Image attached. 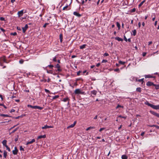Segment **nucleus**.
<instances>
[{
	"label": "nucleus",
	"mask_w": 159,
	"mask_h": 159,
	"mask_svg": "<svg viewBox=\"0 0 159 159\" xmlns=\"http://www.w3.org/2000/svg\"><path fill=\"white\" fill-rule=\"evenodd\" d=\"M121 158L122 159H127L128 157L126 155H123L122 156Z\"/></svg>",
	"instance_id": "obj_24"
},
{
	"label": "nucleus",
	"mask_w": 159,
	"mask_h": 159,
	"mask_svg": "<svg viewBox=\"0 0 159 159\" xmlns=\"http://www.w3.org/2000/svg\"><path fill=\"white\" fill-rule=\"evenodd\" d=\"M49 24V23H45L44 25H43V27H44V28H45L47 26V25H48Z\"/></svg>",
	"instance_id": "obj_42"
},
{
	"label": "nucleus",
	"mask_w": 159,
	"mask_h": 159,
	"mask_svg": "<svg viewBox=\"0 0 159 159\" xmlns=\"http://www.w3.org/2000/svg\"><path fill=\"white\" fill-rule=\"evenodd\" d=\"M73 14L74 15H75L76 16H77L78 17H80L81 16V15H80V14L78 13L76 11L74 12Z\"/></svg>",
	"instance_id": "obj_14"
},
{
	"label": "nucleus",
	"mask_w": 159,
	"mask_h": 159,
	"mask_svg": "<svg viewBox=\"0 0 159 159\" xmlns=\"http://www.w3.org/2000/svg\"><path fill=\"white\" fill-rule=\"evenodd\" d=\"M0 29L1 30V31H2L3 32H4L5 31V30L2 28L1 27L0 28Z\"/></svg>",
	"instance_id": "obj_55"
},
{
	"label": "nucleus",
	"mask_w": 159,
	"mask_h": 159,
	"mask_svg": "<svg viewBox=\"0 0 159 159\" xmlns=\"http://www.w3.org/2000/svg\"><path fill=\"white\" fill-rule=\"evenodd\" d=\"M59 97V95H55L54 96H53L52 97V99H55L57 98H58Z\"/></svg>",
	"instance_id": "obj_37"
},
{
	"label": "nucleus",
	"mask_w": 159,
	"mask_h": 159,
	"mask_svg": "<svg viewBox=\"0 0 159 159\" xmlns=\"http://www.w3.org/2000/svg\"><path fill=\"white\" fill-rule=\"evenodd\" d=\"M145 78H152L153 77L150 75H144Z\"/></svg>",
	"instance_id": "obj_17"
},
{
	"label": "nucleus",
	"mask_w": 159,
	"mask_h": 159,
	"mask_svg": "<svg viewBox=\"0 0 159 159\" xmlns=\"http://www.w3.org/2000/svg\"><path fill=\"white\" fill-rule=\"evenodd\" d=\"M36 109H38L41 110L43 109V108L39 106H36Z\"/></svg>",
	"instance_id": "obj_35"
},
{
	"label": "nucleus",
	"mask_w": 159,
	"mask_h": 159,
	"mask_svg": "<svg viewBox=\"0 0 159 159\" xmlns=\"http://www.w3.org/2000/svg\"><path fill=\"white\" fill-rule=\"evenodd\" d=\"M119 63L120 64L124 65L125 64V62L124 61H119Z\"/></svg>",
	"instance_id": "obj_34"
},
{
	"label": "nucleus",
	"mask_w": 159,
	"mask_h": 159,
	"mask_svg": "<svg viewBox=\"0 0 159 159\" xmlns=\"http://www.w3.org/2000/svg\"><path fill=\"white\" fill-rule=\"evenodd\" d=\"M146 52H143V57H144L146 56Z\"/></svg>",
	"instance_id": "obj_61"
},
{
	"label": "nucleus",
	"mask_w": 159,
	"mask_h": 159,
	"mask_svg": "<svg viewBox=\"0 0 159 159\" xmlns=\"http://www.w3.org/2000/svg\"><path fill=\"white\" fill-rule=\"evenodd\" d=\"M144 79V78H143L142 79L138 80V81L139 82H141L142 84H143V83L144 82V81H143Z\"/></svg>",
	"instance_id": "obj_27"
},
{
	"label": "nucleus",
	"mask_w": 159,
	"mask_h": 159,
	"mask_svg": "<svg viewBox=\"0 0 159 159\" xmlns=\"http://www.w3.org/2000/svg\"><path fill=\"white\" fill-rule=\"evenodd\" d=\"M150 112L152 114H153V115L155 116H156V115L157 114V113L154 111H150Z\"/></svg>",
	"instance_id": "obj_26"
},
{
	"label": "nucleus",
	"mask_w": 159,
	"mask_h": 159,
	"mask_svg": "<svg viewBox=\"0 0 159 159\" xmlns=\"http://www.w3.org/2000/svg\"><path fill=\"white\" fill-rule=\"evenodd\" d=\"M20 151H24V148H23L22 147V146H20Z\"/></svg>",
	"instance_id": "obj_47"
},
{
	"label": "nucleus",
	"mask_w": 159,
	"mask_h": 159,
	"mask_svg": "<svg viewBox=\"0 0 159 159\" xmlns=\"http://www.w3.org/2000/svg\"><path fill=\"white\" fill-rule=\"evenodd\" d=\"M3 62H5L6 63H8L7 62L6 60L4 57H3L0 58V66H3Z\"/></svg>",
	"instance_id": "obj_2"
},
{
	"label": "nucleus",
	"mask_w": 159,
	"mask_h": 159,
	"mask_svg": "<svg viewBox=\"0 0 159 159\" xmlns=\"http://www.w3.org/2000/svg\"><path fill=\"white\" fill-rule=\"evenodd\" d=\"M100 65V63H99L97 64L96 66L97 67H98Z\"/></svg>",
	"instance_id": "obj_64"
},
{
	"label": "nucleus",
	"mask_w": 159,
	"mask_h": 159,
	"mask_svg": "<svg viewBox=\"0 0 159 159\" xmlns=\"http://www.w3.org/2000/svg\"><path fill=\"white\" fill-rule=\"evenodd\" d=\"M6 148H7V149L9 152H10L11 150H10V148L8 147V146L7 145L6 146H5Z\"/></svg>",
	"instance_id": "obj_43"
},
{
	"label": "nucleus",
	"mask_w": 159,
	"mask_h": 159,
	"mask_svg": "<svg viewBox=\"0 0 159 159\" xmlns=\"http://www.w3.org/2000/svg\"><path fill=\"white\" fill-rule=\"evenodd\" d=\"M0 116H4V117H7L9 116L8 115H7L4 114H1Z\"/></svg>",
	"instance_id": "obj_36"
},
{
	"label": "nucleus",
	"mask_w": 159,
	"mask_h": 159,
	"mask_svg": "<svg viewBox=\"0 0 159 159\" xmlns=\"http://www.w3.org/2000/svg\"><path fill=\"white\" fill-rule=\"evenodd\" d=\"M18 129V128H16L15 129H14L11 133H11H14L15 132H16Z\"/></svg>",
	"instance_id": "obj_39"
},
{
	"label": "nucleus",
	"mask_w": 159,
	"mask_h": 159,
	"mask_svg": "<svg viewBox=\"0 0 159 159\" xmlns=\"http://www.w3.org/2000/svg\"><path fill=\"white\" fill-rule=\"evenodd\" d=\"M47 72L48 73H51V74H52V71L51 70H49V71L47 70Z\"/></svg>",
	"instance_id": "obj_53"
},
{
	"label": "nucleus",
	"mask_w": 159,
	"mask_h": 159,
	"mask_svg": "<svg viewBox=\"0 0 159 159\" xmlns=\"http://www.w3.org/2000/svg\"><path fill=\"white\" fill-rule=\"evenodd\" d=\"M48 67H49L50 68H52L54 67V66L52 65H48Z\"/></svg>",
	"instance_id": "obj_48"
},
{
	"label": "nucleus",
	"mask_w": 159,
	"mask_h": 159,
	"mask_svg": "<svg viewBox=\"0 0 159 159\" xmlns=\"http://www.w3.org/2000/svg\"><path fill=\"white\" fill-rule=\"evenodd\" d=\"M116 24L117 27H118L119 30L120 29V23L118 22H117L116 23Z\"/></svg>",
	"instance_id": "obj_32"
},
{
	"label": "nucleus",
	"mask_w": 159,
	"mask_h": 159,
	"mask_svg": "<svg viewBox=\"0 0 159 159\" xmlns=\"http://www.w3.org/2000/svg\"><path fill=\"white\" fill-rule=\"evenodd\" d=\"M28 28V26L27 24L25 25V26L22 28V30L23 33H25L27 29Z\"/></svg>",
	"instance_id": "obj_4"
},
{
	"label": "nucleus",
	"mask_w": 159,
	"mask_h": 159,
	"mask_svg": "<svg viewBox=\"0 0 159 159\" xmlns=\"http://www.w3.org/2000/svg\"><path fill=\"white\" fill-rule=\"evenodd\" d=\"M18 150L16 147L14 148V150L12 151V153L14 155H16L17 154Z\"/></svg>",
	"instance_id": "obj_6"
},
{
	"label": "nucleus",
	"mask_w": 159,
	"mask_h": 159,
	"mask_svg": "<svg viewBox=\"0 0 159 159\" xmlns=\"http://www.w3.org/2000/svg\"><path fill=\"white\" fill-rule=\"evenodd\" d=\"M145 2V0H144L142 1L139 5V7H140L143 4V3Z\"/></svg>",
	"instance_id": "obj_20"
},
{
	"label": "nucleus",
	"mask_w": 159,
	"mask_h": 159,
	"mask_svg": "<svg viewBox=\"0 0 159 159\" xmlns=\"http://www.w3.org/2000/svg\"><path fill=\"white\" fill-rule=\"evenodd\" d=\"M7 141L6 140H3L2 142V143L3 144V145L5 146H7Z\"/></svg>",
	"instance_id": "obj_18"
},
{
	"label": "nucleus",
	"mask_w": 159,
	"mask_h": 159,
	"mask_svg": "<svg viewBox=\"0 0 159 159\" xmlns=\"http://www.w3.org/2000/svg\"><path fill=\"white\" fill-rule=\"evenodd\" d=\"M70 100V99H69V98L68 97L66 98H64L63 100H62V101L64 102H66V101H68V105L69 104V101Z\"/></svg>",
	"instance_id": "obj_10"
},
{
	"label": "nucleus",
	"mask_w": 159,
	"mask_h": 159,
	"mask_svg": "<svg viewBox=\"0 0 159 159\" xmlns=\"http://www.w3.org/2000/svg\"><path fill=\"white\" fill-rule=\"evenodd\" d=\"M114 71H118V72H120L119 69V68H117L114 70Z\"/></svg>",
	"instance_id": "obj_52"
},
{
	"label": "nucleus",
	"mask_w": 159,
	"mask_h": 159,
	"mask_svg": "<svg viewBox=\"0 0 159 159\" xmlns=\"http://www.w3.org/2000/svg\"><path fill=\"white\" fill-rule=\"evenodd\" d=\"M141 25V23L140 22H139L138 23V26H139V28H140V27Z\"/></svg>",
	"instance_id": "obj_63"
},
{
	"label": "nucleus",
	"mask_w": 159,
	"mask_h": 159,
	"mask_svg": "<svg viewBox=\"0 0 159 159\" xmlns=\"http://www.w3.org/2000/svg\"><path fill=\"white\" fill-rule=\"evenodd\" d=\"M45 91L47 93H50V91L47 89H44Z\"/></svg>",
	"instance_id": "obj_44"
},
{
	"label": "nucleus",
	"mask_w": 159,
	"mask_h": 159,
	"mask_svg": "<svg viewBox=\"0 0 159 159\" xmlns=\"http://www.w3.org/2000/svg\"><path fill=\"white\" fill-rule=\"evenodd\" d=\"M68 7V5H67L65 7H64L63 8V10H67V8Z\"/></svg>",
	"instance_id": "obj_38"
},
{
	"label": "nucleus",
	"mask_w": 159,
	"mask_h": 159,
	"mask_svg": "<svg viewBox=\"0 0 159 159\" xmlns=\"http://www.w3.org/2000/svg\"><path fill=\"white\" fill-rule=\"evenodd\" d=\"M95 128V127L94 126H90L86 129V130L88 131L89 129H94Z\"/></svg>",
	"instance_id": "obj_21"
},
{
	"label": "nucleus",
	"mask_w": 159,
	"mask_h": 159,
	"mask_svg": "<svg viewBox=\"0 0 159 159\" xmlns=\"http://www.w3.org/2000/svg\"><path fill=\"white\" fill-rule=\"evenodd\" d=\"M107 61L106 60H103L102 61V63H106L107 62Z\"/></svg>",
	"instance_id": "obj_49"
},
{
	"label": "nucleus",
	"mask_w": 159,
	"mask_h": 159,
	"mask_svg": "<svg viewBox=\"0 0 159 159\" xmlns=\"http://www.w3.org/2000/svg\"><path fill=\"white\" fill-rule=\"evenodd\" d=\"M59 38L61 43L62 42L63 36L62 34H60L59 36Z\"/></svg>",
	"instance_id": "obj_19"
},
{
	"label": "nucleus",
	"mask_w": 159,
	"mask_h": 159,
	"mask_svg": "<svg viewBox=\"0 0 159 159\" xmlns=\"http://www.w3.org/2000/svg\"><path fill=\"white\" fill-rule=\"evenodd\" d=\"M144 134H145V133L144 132H142L141 134V135L142 136H143L144 135Z\"/></svg>",
	"instance_id": "obj_60"
},
{
	"label": "nucleus",
	"mask_w": 159,
	"mask_h": 159,
	"mask_svg": "<svg viewBox=\"0 0 159 159\" xmlns=\"http://www.w3.org/2000/svg\"><path fill=\"white\" fill-rule=\"evenodd\" d=\"M148 126H149L150 127H156V125H148Z\"/></svg>",
	"instance_id": "obj_58"
},
{
	"label": "nucleus",
	"mask_w": 159,
	"mask_h": 159,
	"mask_svg": "<svg viewBox=\"0 0 159 159\" xmlns=\"http://www.w3.org/2000/svg\"><path fill=\"white\" fill-rule=\"evenodd\" d=\"M46 137V135L44 134L43 135H40L37 138V139H42V138H45Z\"/></svg>",
	"instance_id": "obj_13"
},
{
	"label": "nucleus",
	"mask_w": 159,
	"mask_h": 159,
	"mask_svg": "<svg viewBox=\"0 0 159 159\" xmlns=\"http://www.w3.org/2000/svg\"><path fill=\"white\" fill-rule=\"evenodd\" d=\"M15 110H14V109H12L11 110V111H10V112H15Z\"/></svg>",
	"instance_id": "obj_62"
},
{
	"label": "nucleus",
	"mask_w": 159,
	"mask_h": 159,
	"mask_svg": "<svg viewBox=\"0 0 159 159\" xmlns=\"http://www.w3.org/2000/svg\"><path fill=\"white\" fill-rule=\"evenodd\" d=\"M53 126H49L47 125H45L44 126H43L42 127V129H46L47 128H53Z\"/></svg>",
	"instance_id": "obj_7"
},
{
	"label": "nucleus",
	"mask_w": 159,
	"mask_h": 159,
	"mask_svg": "<svg viewBox=\"0 0 159 159\" xmlns=\"http://www.w3.org/2000/svg\"><path fill=\"white\" fill-rule=\"evenodd\" d=\"M132 78V81H135L136 82H138V79L137 78L134 77H133Z\"/></svg>",
	"instance_id": "obj_29"
},
{
	"label": "nucleus",
	"mask_w": 159,
	"mask_h": 159,
	"mask_svg": "<svg viewBox=\"0 0 159 159\" xmlns=\"http://www.w3.org/2000/svg\"><path fill=\"white\" fill-rule=\"evenodd\" d=\"M57 60L56 59V57H55L54 58H53L52 59V61L54 62H56Z\"/></svg>",
	"instance_id": "obj_41"
},
{
	"label": "nucleus",
	"mask_w": 159,
	"mask_h": 159,
	"mask_svg": "<svg viewBox=\"0 0 159 159\" xmlns=\"http://www.w3.org/2000/svg\"><path fill=\"white\" fill-rule=\"evenodd\" d=\"M136 91L137 92L141 93L142 91V89L140 87H138L137 88Z\"/></svg>",
	"instance_id": "obj_22"
},
{
	"label": "nucleus",
	"mask_w": 159,
	"mask_h": 159,
	"mask_svg": "<svg viewBox=\"0 0 159 159\" xmlns=\"http://www.w3.org/2000/svg\"><path fill=\"white\" fill-rule=\"evenodd\" d=\"M154 86L156 89H159V85L154 84Z\"/></svg>",
	"instance_id": "obj_28"
},
{
	"label": "nucleus",
	"mask_w": 159,
	"mask_h": 159,
	"mask_svg": "<svg viewBox=\"0 0 159 159\" xmlns=\"http://www.w3.org/2000/svg\"><path fill=\"white\" fill-rule=\"evenodd\" d=\"M23 10H22L20 11H19L18 12L17 14L19 17H20L23 15Z\"/></svg>",
	"instance_id": "obj_8"
},
{
	"label": "nucleus",
	"mask_w": 159,
	"mask_h": 159,
	"mask_svg": "<svg viewBox=\"0 0 159 159\" xmlns=\"http://www.w3.org/2000/svg\"><path fill=\"white\" fill-rule=\"evenodd\" d=\"M135 11V8H133L131 11L132 12H134Z\"/></svg>",
	"instance_id": "obj_59"
},
{
	"label": "nucleus",
	"mask_w": 159,
	"mask_h": 159,
	"mask_svg": "<svg viewBox=\"0 0 159 159\" xmlns=\"http://www.w3.org/2000/svg\"><path fill=\"white\" fill-rule=\"evenodd\" d=\"M118 117H120V118H124V119H126V117H127L126 116H122L121 115L119 116H118Z\"/></svg>",
	"instance_id": "obj_40"
},
{
	"label": "nucleus",
	"mask_w": 159,
	"mask_h": 159,
	"mask_svg": "<svg viewBox=\"0 0 159 159\" xmlns=\"http://www.w3.org/2000/svg\"><path fill=\"white\" fill-rule=\"evenodd\" d=\"M105 128H102L100 129H99V131L100 132H101Z\"/></svg>",
	"instance_id": "obj_56"
},
{
	"label": "nucleus",
	"mask_w": 159,
	"mask_h": 159,
	"mask_svg": "<svg viewBox=\"0 0 159 159\" xmlns=\"http://www.w3.org/2000/svg\"><path fill=\"white\" fill-rule=\"evenodd\" d=\"M109 54L107 53H105L103 54V56L104 57L108 56H109Z\"/></svg>",
	"instance_id": "obj_46"
},
{
	"label": "nucleus",
	"mask_w": 159,
	"mask_h": 159,
	"mask_svg": "<svg viewBox=\"0 0 159 159\" xmlns=\"http://www.w3.org/2000/svg\"><path fill=\"white\" fill-rule=\"evenodd\" d=\"M86 71H86V70H84V71L83 72V73L84 74L85 73H86V75H88V74H89V73H88V72H86Z\"/></svg>",
	"instance_id": "obj_57"
},
{
	"label": "nucleus",
	"mask_w": 159,
	"mask_h": 159,
	"mask_svg": "<svg viewBox=\"0 0 159 159\" xmlns=\"http://www.w3.org/2000/svg\"><path fill=\"white\" fill-rule=\"evenodd\" d=\"M115 39L118 40V41H123V39L119 37H116L115 38Z\"/></svg>",
	"instance_id": "obj_15"
},
{
	"label": "nucleus",
	"mask_w": 159,
	"mask_h": 159,
	"mask_svg": "<svg viewBox=\"0 0 159 159\" xmlns=\"http://www.w3.org/2000/svg\"><path fill=\"white\" fill-rule=\"evenodd\" d=\"M54 67L55 68H57V71L59 72H61V70L60 68V65L58 64H57L56 65H55Z\"/></svg>",
	"instance_id": "obj_5"
},
{
	"label": "nucleus",
	"mask_w": 159,
	"mask_h": 159,
	"mask_svg": "<svg viewBox=\"0 0 159 159\" xmlns=\"http://www.w3.org/2000/svg\"><path fill=\"white\" fill-rule=\"evenodd\" d=\"M144 104H145L151 107L154 109H159V105H155L149 103V102L147 101L145 102Z\"/></svg>",
	"instance_id": "obj_1"
},
{
	"label": "nucleus",
	"mask_w": 159,
	"mask_h": 159,
	"mask_svg": "<svg viewBox=\"0 0 159 159\" xmlns=\"http://www.w3.org/2000/svg\"><path fill=\"white\" fill-rule=\"evenodd\" d=\"M86 46V45L85 44H84L81 46H80V49H83V48H85Z\"/></svg>",
	"instance_id": "obj_23"
},
{
	"label": "nucleus",
	"mask_w": 159,
	"mask_h": 159,
	"mask_svg": "<svg viewBox=\"0 0 159 159\" xmlns=\"http://www.w3.org/2000/svg\"><path fill=\"white\" fill-rule=\"evenodd\" d=\"M0 20L2 21H4L5 20V18L3 17H1L0 18Z\"/></svg>",
	"instance_id": "obj_51"
},
{
	"label": "nucleus",
	"mask_w": 159,
	"mask_h": 159,
	"mask_svg": "<svg viewBox=\"0 0 159 159\" xmlns=\"http://www.w3.org/2000/svg\"><path fill=\"white\" fill-rule=\"evenodd\" d=\"M75 94H82V93L80 89H76L75 91Z\"/></svg>",
	"instance_id": "obj_3"
},
{
	"label": "nucleus",
	"mask_w": 159,
	"mask_h": 159,
	"mask_svg": "<svg viewBox=\"0 0 159 159\" xmlns=\"http://www.w3.org/2000/svg\"><path fill=\"white\" fill-rule=\"evenodd\" d=\"M7 152L6 151H4V152H3V157L5 158H6V157H7Z\"/></svg>",
	"instance_id": "obj_30"
},
{
	"label": "nucleus",
	"mask_w": 159,
	"mask_h": 159,
	"mask_svg": "<svg viewBox=\"0 0 159 159\" xmlns=\"http://www.w3.org/2000/svg\"><path fill=\"white\" fill-rule=\"evenodd\" d=\"M19 62L20 64H22L23 63L24 61L22 59H21L19 61Z\"/></svg>",
	"instance_id": "obj_45"
},
{
	"label": "nucleus",
	"mask_w": 159,
	"mask_h": 159,
	"mask_svg": "<svg viewBox=\"0 0 159 159\" xmlns=\"http://www.w3.org/2000/svg\"><path fill=\"white\" fill-rule=\"evenodd\" d=\"M35 141V140L34 139H33L31 141L27 142L26 145H28L29 144H32Z\"/></svg>",
	"instance_id": "obj_11"
},
{
	"label": "nucleus",
	"mask_w": 159,
	"mask_h": 159,
	"mask_svg": "<svg viewBox=\"0 0 159 159\" xmlns=\"http://www.w3.org/2000/svg\"><path fill=\"white\" fill-rule=\"evenodd\" d=\"M76 123V121H75L74 122V123L73 124H72L70 125L69 126L67 127V128H70L73 127L75 126V125Z\"/></svg>",
	"instance_id": "obj_12"
},
{
	"label": "nucleus",
	"mask_w": 159,
	"mask_h": 159,
	"mask_svg": "<svg viewBox=\"0 0 159 159\" xmlns=\"http://www.w3.org/2000/svg\"><path fill=\"white\" fill-rule=\"evenodd\" d=\"M133 35L134 36H135L136 34V30H134L133 31Z\"/></svg>",
	"instance_id": "obj_33"
},
{
	"label": "nucleus",
	"mask_w": 159,
	"mask_h": 159,
	"mask_svg": "<svg viewBox=\"0 0 159 159\" xmlns=\"http://www.w3.org/2000/svg\"><path fill=\"white\" fill-rule=\"evenodd\" d=\"M27 106L28 107H30L33 109H36V106H32L30 104H28V105H27Z\"/></svg>",
	"instance_id": "obj_16"
},
{
	"label": "nucleus",
	"mask_w": 159,
	"mask_h": 159,
	"mask_svg": "<svg viewBox=\"0 0 159 159\" xmlns=\"http://www.w3.org/2000/svg\"><path fill=\"white\" fill-rule=\"evenodd\" d=\"M146 85L147 86H154V84L152 82L150 81H148Z\"/></svg>",
	"instance_id": "obj_9"
},
{
	"label": "nucleus",
	"mask_w": 159,
	"mask_h": 159,
	"mask_svg": "<svg viewBox=\"0 0 159 159\" xmlns=\"http://www.w3.org/2000/svg\"><path fill=\"white\" fill-rule=\"evenodd\" d=\"M119 107L122 108H124V106H121L120 105L118 104L117 105V106L116 107V109H117V108H119Z\"/></svg>",
	"instance_id": "obj_31"
},
{
	"label": "nucleus",
	"mask_w": 159,
	"mask_h": 159,
	"mask_svg": "<svg viewBox=\"0 0 159 159\" xmlns=\"http://www.w3.org/2000/svg\"><path fill=\"white\" fill-rule=\"evenodd\" d=\"M17 29L19 31H21V28L19 27H17Z\"/></svg>",
	"instance_id": "obj_54"
},
{
	"label": "nucleus",
	"mask_w": 159,
	"mask_h": 159,
	"mask_svg": "<svg viewBox=\"0 0 159 159\" xmlns=\"http://www.w3.org/2000/svg\"><path fill=\"white\" fill-rule=\"evenodd\" d=\"M11 35H13L14 36H15V35H16L17 34V33H16V32H15L14 33H11Z\"/></svg>",
	"instance_id": "obj_50"
},
{
	"label": "nucleus",
	"mask_w": 159,
	"mask_h": 159,
	"mask_svg": "<svg viewBox=\"0 0 159 159\" xmlns=\"http://www.w3.org/2000/svg\"><path fill=\"white\" fill-rule=\"evenodd\" d=\"M91 93H92L94 95H96L97 93V91L96 90H93L91 92Z\"/></svg>",
	"instance_id": "obj_25"
}]
</instances>
